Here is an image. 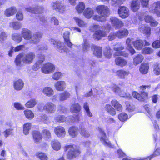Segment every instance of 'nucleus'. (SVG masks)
Returning a JSON list of instances; mask_svg holds the SVG:
<instances>
[{
  "label": "nucleus",
  "instance_id": "46",
  "mask_svg": "<svg viewBox=\"0 0 160 160\" xmlns=\"http://www.w3.org/2000/svg\"><path fill=\"white\" fill-rule=\"evenodd\" d=\"M144 59L143 56L141 54L138 55L133 59V63L137 65L142 62Z\"/></svg>",
  "mask_w": 160,
  "mask_h": 160
},
{
  "label": "nucleus",
  "instance_id": "8",
  "mask_svg": "<svg viewBox=\"0 0 160 160\" xmlns=\"http://www.w3.org/2000/svg\"><path fill=\"white\" fill-rule=\"evenodd\" d=\"M149 12L155 14L158 17H160V1L154 2L150 6Z\"/></svg>",
  "mask_w": 160,
  "mask_h": 160
},
{
  "label": "nucleus",
  "instance_id": "33",
  "mask_svg": "<svg viewBox=\"0 0 160 160\" xmlns=\"http://www.w3.org/2000/svg\"><path fill=\"white\" fill-rule=\"evenodd\" d=\"M70 94L67 91H65L59 94V100L60 101H64L69 98Z\"/></svg>",
  "mask_w": 160,
  "mask_h": 160
},
{
  "label": "nucleus",
  "instance_id": "63",
  "mask_svg": "<svg viewBox=\"0 0 160 160\" xmlns=\"http://www.w3.org/2000/svg\"><path fill=\"white\" fill-rule=\"evenodd\" d=\"M144 108L147 112V115L150 118L152 117V114L151 112L150 106L148 105H145L144 106Z\"/></svg>",
  "mask_w": 160,
  "mask_h": 160
},
{
  "label": "nucleus",
  "instance_id": "39",
  "mask_svg": "<svg viewBox=\"0 0 160 160\" xmlns=\"http://www.w3.org/2000/svg\"><path fill=\"white\" fill-rule=\"evenodd\" d=\"M81 109V107L78 103L72 104L70 108L71 112L73 113H77L79 112Z\"/></svg>",
  "mask_w": 160,
  "mask_h": 160
},
{
  "label": "nucleus",
  "instance_id": "50",
  "mask_svg": "<svg viewBox=\"0 0 160 160\" xmlns=\"http://www.w3.org/2000/svg\"><path fill=\"white\" fill-rule=\"evenodd\" d=\"M112 53L111 49L109 47H106L104 49L103 54L106 58H110L112 56Z\"/></svg>",
  "mask_w": 160,
  "mask_h": 160
},
{
  "label": "nucleus",
  "instance_id": "27",
  "mask_svg": "<svg viewBox=\"0 0 160 160\" xmlns=\"http://www.w3.org/2000/svg\"><path fill=\"white\" fill-rule=\"evenodd\" d=\"M23 85V82L21 79H18L14 82V88L17 91H19L21 90L22 88Z\"/></svg>",
  "mask_w": 160,
  "mask_h": 160
},
{
  "label": "nucleus",
  "instance_id": "57",
  "mask_svg": "<svg viewBox=\"0 0 160 160\" xmlns=\"http://www.w3.org/2000/svg\"><path fill=\"white\" fill-rule=\"evenodd\" d=\"M36 156L41 160H47L48 157L45 153L42 152H38L36 153Z\"/></svg>",
  "mask_w": 160,
  "mask_h": 160
},
{
  "label": "nucleus",
  "instance_id": "58",
  "mask_svg": "<svg viewBox=\"0 0 160 160\" xmlns=\"http://www.w3.org/2000/svg\"><path fill=\"white\" fill-rule=\"evenodd\" d=\"M118 119L122 122H124L128 119V115L125 112H122L118 115Z\"/></svg>",
  "mask_w": 160,
  "mask_h": 160
},
{
  "label": "nucleus",
  "instance_id": "10",
  "mask_svg": "<svg viewBox=\"0 0 160 160\" xmlns=\"http://www.w3.org/2000/svg\"><path fill=\"white\" fill-rule=\"evenodd\" d=\"M124 48V46L120 43L115 45L113 48V49L116 51L114 55L115 56H123L125 57H128V53L122 51Z\"/></svg>",
  "mask_w": 160,
  "mask_h": 160
},
{
  "label": "nucleus",
  "instance_id": "6",
  "mask_svg": "<svg viewBox=\"0 0 160 160\" xmlns=\"http://www.w3.org/2000/svg\"><path fill=\"white\" fill-rule=\"evenodd\" d=\"M25 10L28 12L32 13L39 14L40 21L44 23L47 22V17H45L41 15V14L43 13L44 11V8L43 6H37L35 8L29 7L28 8H25Z\"/></svg>",
  "mask_w": 160,
  "mask_h": 160
},
{
  "label": "nucleus",
  "instance_id": "61",
  "mask_svg": "<svg viewBox=\"0 0 160 160\" xmlns=\"http://www.w3.org/2000/svg\"><path fill=\"white\" fill-rule=\"evenodd\" d=\"M153 50L151 48L146 47L144 48L142 50V53L145 54H149L152 53Z\"/></svg>",
  "mask_w": 160,
  "mask_h": 160
},
{
  "label": "nucleus",
  "instance_id": "26",
  "mask_svg": "<svg viewBox=\"0 0 160 160\" xmlns=\"http://www.w3.org/2000/svg\"><path fill=\"white\" fill-rule=\"evenodd\" d=\"M115 62L117 65L122 67L125 66L127 64V61L122 57H118L115 60Z\"/></svg>",
  "mask_w": 160,
  "mask_h": 160
},
{
  "label": "nucleus",
  "instance_id": "64",
  "mask_svg": "<svg viewBox=\"0 0 160 160\" xmlns=\"http://www.w3.org/2000/svg\"><path fill=\"white\" fill-rule=\"evenodd\" d=\"M62 74L61 72H55L52 75V78L55 80H58L61 77Z\"/></svg>",
  "mask_w": 160,
  "mask_h": 160
},
{
  "label": "nucleus",
  "instance_id": "25",
  "mask_svg": "<svg viewBox=\"0 0 160 160\" xmlns=\"http://www.w3.org/2000/svg\"><path fill=\"white\" fill-rule=\"evenodd\" d=\"M94 10L92 8H86L83 12V15L88 18H90L94 13Z\"/></svg>",
  "mask_w": 160,
  "mask_h": 160
},
{
  "label": "nucleus",
  "instance_id": "62",
  "mask_svg": "<svg viewBox=\"0 0 160 160\" xmlns=\"http://www.w3.org/2000/svg\"><path fill=\"white\" fill-rule=\"evenodd\" d=\"M126 110L129 112H132L135 109L134 106L132 104L129 103H126Z\"/></svg>",
  "mask_w": 160,
  "mask_h": 160
},
{
  "label": "nucleus",
  "instance_id": "16",
  "mask_svg": "<svg viewBox=\"0 0 160 160\" xmlns=\"http://www.w3.org/2000/svg\"><path fill=\"white\" fill-rule=\"evenodd\" d=\"M43 108L48 113H53L55 112L56 110L55 105L51 102H48L43 106Z\"/></svg>",
  "mask_w": 160,
  "mask_h": 160
},
{
  "label": "nucleus",
  "instance_id": "4",
  "mask_svg": "<svg viewBox=\"0 0 160 160\" xmlns=\"http://www.w3.org/2000/svg\"><path fill=\"white\" fill-rule=\"evenodd\" d=\"M35 57V54L32 52L20 54L17 56L15 62L17 65H19L22 61L25 63L30 64L32 62Z\"/></svg>",
  "mask_w": 160,
  "mask_h": 160
},
{
  "label": "nucleus",
  "instance_id": "32",
  "mask_svg": "<svg viewBox=\"0 0 160 160\" xmlns=\"http://www.w3.org/2000/svg\"><path fill=\"white\" fill-rule=\"evenodd\" d=\"M111 105L114 108L115 110L118 111H122V107L116 100H112L111 102Z\"/></svg>",
  "mask_w": 160,
  "mask_h": 160
},
{
  "label": "nucleus",
  "instance_id": "59",
  "mask_svg": "<svg viewBox=\"0 0 160 160\" xmlns=\"http://www.w3.org/2000/svg\"><path fill=\"white\" fill-rule=\"evenodd\" d=\"M160 155V148H157L154 151L153 153L150 155L149 157V160H151L155 157Z\"/></svg>",
  "mask_w": 160,
  "mask_h": 160
},
{
  "label": "nucleus",
  "instance_id": "23",
  "mask_svg": "<svg viewBox=\"0 0 160 160\" xmlns=\"http://www.w3.org/2000/svg\"><path fill=\"white\" fill-rule=\"evenodd\" d=\"M39 56V60L33 65V69L34 71H37L41 67L42 63L44 60V55H41Z\"/></svg>",
  "mask_w": 160,
  "mask_h": 160
},
{
  "label": "nucleus",
  "instance_id": "13",
  "mask_svg": "<svg viewBox=\"0 0 160 160\" xmlns=\"http://www.w3.org/2000/svg\"><path fill=\"white\" fill-rule=\"evenodd\" d=\"M51 43L54 45H56L55 46L57 48V50L61 52L67 53L68 52L67 49L63 45V44L60 41H56L53 39L51 40Z\"/></svg>",
  "mask_w": 160,
  "mask_h": 160
},
{
  "label": "nucleus",
  "instance_id": "1",
  "mask_svg": "<svg viewBox=\"0 0 160 160\" xmlns=\"http://www.w3.org/2000/svg\"><path fill=\"white\" fill-rule=\"evenodd\" d=\"M111 28L109 24H107L101 27L98 25L93 24L90 27L91 31H95L93 38L95 39L98 40L102 37H106L107 33L108 32Z\"/></svg>",
  "mask_w": 160,
  "mask_h": 160
},
{
  "label": "nucleus",
  "instance_id": "38",
  "mask_svg": "<svg viewBox=\"0 0 160 160\" xmlns=\"http://www.w3.org/2000/svg\"><path fill=\"white\" fill-rule=\"evenodd\" d=\"M43 93L48 97L52 96L54 94V91L50 87H44L42 90Z\"/></svg>",
  "mask_w": 160,
  "mask_h": 160
},
{
  "label": "nucleus",
  "instance_id": "17",
  "mask_svg": "<svg viewBox=\"0 0 160 160\" xmlns=\"http://www.w3.org/2000/svg\"><path fill=\"white\" fill-rule=\"evenodd\" d=\"M52 7L53 9L63 13L65 10V7L62 4L59 2H53L52 4Z\"/></svg>",
  "mask_w": 160,
  "mask_h": 160
},
{
  "label": "nucleus",
  "instance_id": "19",
  "mask_svg": "<svg viewBox=\"0 0 160 160\" xmlns=\"http://www.w3.org/2000/svg\"><path fill=\"white\" fill-rule=\"evenodd\" d=\"M54 132L56 135L60 138H63L65 135L66 131L64 128L58 126L55 128Z\"/></svg>",
  "mask_w": 160,
  "mask_h": 160
},
{
  "label": "nucleus",
  "instance_id": "15",
  "mask_svg": "<svg viewBox=\"0 0 160 160\" xmlns=\"http://www.w3.org/2000/svg\"><path fill=\"white\" fill-rule=\"evenodd\" d=\"M99 138L103 144L106 146L112 147V146L106 137V134L102 130H100Z\"/></svg>",
  "mask_w": 160,
  "mask_h": 160
},
{
  "label": "nucleus",
  "instance_id": "31",
  "mask_svg": "<svg viewBox=\"0 0 160 160\" xmlns=\"http://www.w3.org/2000/svg\"><path fill=\"white\" fill-rule=\"evenodd\" d=\"M35 142L37 143L40 142L42 139V136L40 132L35 131L32 133Z\"/></svg>",
  "mask_w": 160,
  "mask_h": 160
},
{
  "label": "nucleus",
  "instance_id": "36",
  "mask_svg": "<svg viewBox=\"0 0 160 160\" xmlns=\"http://www.w3.org/2000/svg\"><path fill=\"white\" fill-rule=\"evenodd\" d=\"M133 45L136 49L141 50L144 46V42L140 39L136 40L134 42Z\"/></svg>",
  "mask_w": 160,
  "mask_h": 160
},
{
  "label": "nucleus",
  "instance_id": "28",
  "mask_svg": "<svg viewBox=\"0 0 160 160\" xmlns=\"http://www.w3.org/2000/svg\"><path fill=\"white\" fill-rule=\"evenodd\" d=\"M116 75L121 79H124L129 74V72L123 69L118 70L116 72Z\"/></svg>",
  "mask_w": 160,
  "mask_h": 160
},
{
  "label": "nucleus",
  "instance_id": "41",
  "mask_svg": "<svg viewBox=\"0 0 160 160\" xmlns=\"http://www.w3.org/2000/svg\"><path fill=\"white\" fill-rule=\"evenodd\" d=\"M68 117L66 118L63 115H60L56 117L55 118V120L56 122H62L65 121L68 123H69V119L68 118Z\"/></svg>",
  "mask_w": 160,
  "mask_h": 160
},
{
  "label": "nucleus",
  "instance_id": "53",
  "mask_svg": "<svg viewBox=\"0 0 160 160\" xmlns=\"http://www.w3.org/2000/svg\"><path fill=\"white\" fill-rule=\"evenodd\" d=\"M10 26L14 29L18 30L21 28L22 24L18 22H14L10 23Z\"/></svg>",
  "mask_w": 160,
  "mask_h": 160
},
{
  "label": "nucleus",
  "instance_id": "3",
  "mask_svg": "<svg viewBox=\"0 0 160 160\" xmlns=\"http://www.w3.org/2000/svg\"><path fill=\"white\" fill-rule=\"evenodd\" d=\"M21 34L24 39L27 40L30 39V41L31 43H36L38 42L42 35V33L38 32L32 36L31 32L26 28H23L22 30Z\"/></svg>",
  "mask_w": 160,
  "mask_h": 160
},
{
  "label": "nucleus",
  "instance_id": "40",
  "mask_svg": "<svg viewBox=\"0 0 160 160\" xmlns=\"http://www.w3.org/2000/svg\"><path fill=\"white\" fill-rule=\"evenodd\" d=\"M73 19L76 23L81 28L86 27L87 25V24L86 22L78 17H74Z\"/></svg>",
  "mask_w": 160,
  "mask_h": 160
},
{
  "label": "nucleus",
  "instance_id": "35",
  "mask_svg": "<svg viewBox=\"0 0 160 160\" xmlns=\"http://www.w3.org/2000/svg\"><path fill=\"white\" fill-rule=\"evenodd\" d=\"M16 11V8L12 6L6 9L4 11V14L6 16L9 17L13 15Z\"/></svg>",
  "mask_w": 160,
  "mask_h": 160
},
{
  "label": "nucleus",
  "instance_id": "30",
  "mask_svg": "<svg viewBox=\"0 0 160 160\" xmlns=\"http://www.w3.org/2000/svg\"><path fill=\"white\" fill-rule=\"evenodd\" d=\"M70 32L68 31H66L63 35V38L64 39V42L69 47L71 48L72 44L70 42L69 39Z\"/></svg>",
  "mask_w": 160,
  "mask_h": 160
},
{
  "label": "nucleus",
  "instance_id": "12",
  "mask_svg": "<svg viewBox=\"0 0 160 160\" xmlns=\"http://www.w3.org/2000/svg\"><path fill=\"white\" fill-rule=\"evenodd\" d=\"M118 14L121 18H127L129 15V11L128 8L124 6H120L118 9Z\"/></svg>",
  "mask_w": 160,
  "mask_h": 160
},
{
  "label": "nucleus",
  "instance_id": "42",
  "mask_svg": "<svg viewBox=\"0 0 160 160\" xmlns=\"http://www.w3.org/2000/svg\"><path fill=\"white\" fill-rule=\"evenodd\" d=\"M149 66L147 63H142L140 67L139 71L142 74H146L148 71Z\"/></svg>",
  "mask_w": 160,
  "mask_h": 160
},
{
  "label": "nucleus",
  "instance_id": "45",
  "mask_svg": "<svg viewBox=\"0 0 160 160\" xmlns=\"http://www.w3.org/2000/svg\"><path fill=\"white\" fill-rule=\"evenodd\" d=\"M85 8V4L82 2H80L78 5L76 7V9L78 13H82Z\"/></svg>",
  "mask_w": 160,
  "mask_h": 160
},
{
  "label": "nucleus",
  "instance_id": "60",
  "mask_svg": "<svg viewBox=\"0 0 160 160\" xmlns=\"http://www.w3.org/2000/svg\"><path fill=\"white\" fill-rule=\"evenodd\" d=\"M5 138H7L10 135H13V130L11 129H7L2 132Z\"/></svg>",
  "mask_w": 160,
  "mask_h": 160
},
{
  "label": "nucleus",
  "instance_id": "22",
  "mask_svg": "<svg viewBox=\"0 0 160 160\" xmlns=\"http://www.w3.org/2000/svg\"><path fill=\"white\" fill-rule=\"evenodd\" d=\"M128 30L125 28L121 29L116 32V35L119 38H123L128 36Z\"/></svg>",
  "mask_w": 160,
  "mask_h": 160
},
{
  "label": "nucleus",
  "instance_id": "7",
  "mask_svg": "<svg viewBox=\"0 0 160 160\" xmlns=\"http://www.w3.org/2000/svg\"><path fill=\"white\" fill-rule=\"evenodd\" d=\"M65 150L68 152V156L70 158L76 156L80 153L78 148L75 145H69L65 147Z\"/></svg>",
  "mask_w": 160,
  "mask_h": 160
},
{
  "label": "nucleus",
  "instance_id": "37",
  "mask_svg": "<svg viewBox=\"0 0 160 160\" xmlns=\"http://www.w3.org/2000/svg\"><path fill=\"white\" fill-rule=\"evenodd\" d=\"M139 29L141 32L146 34L148 38L149 37L151 34V28L149 27H146L143 25L142 27H140Z\"/></svg>",
  "mask_w": 160,
  "mask_h": 160
},
{
  "label": "nucleus",
  "instance_id": "51",
  "mask_svg": "<svg viewBox=\"0 0 160 160\" xmlns=\"http://www.w3.org/2000/svg\"><path fill=\"white\" fill-rule=\"evenodd\" d=\"M43 138L46 140H48L51 138V134L49 130L44 129L42 131Z\"/></svg>",
  "mask_w": 160,
  "mask_h": 160
},
{
  "label": "nucleus",
  "instance_id": "54",
  "mask_svg": "<svg viewBox=\"0 0 160 160\" xmlns=\"http://www.w3.org/2000/svg\"><path fill=\"white\" fill-rule=\"evenodd\" d=\"M24 113L26 118L28 119H31L34 118V114L30 110H25L24 111Z\"/></svg>",
  "mask_w": 160,
  "mask_h": 160
},
{
  "label": "nucleus",
  "instance_id": "44",
  "mask_svg": "<svg viewBox=\"0 0 160 160\" xmlns=\"http://www.w3.org/2000/svg\"><path fill=\"white\" fill-rule=\"evenodd\" d=\"M93 48L94 49L93 51L94 54L96 56L100 57L102 55V49L101 47L94 46Z\"/></svg>",
  "mask_w": 160,
  "mask_h": 160
},
{
  "label": "nucleus",
  "instance_id": "55",
  "mask_svg": "<svg viewBox=\"0 0 160 160\" xmlns=\"http://www.w3.org/2000/svg\"><path fill=\"white\" fill-rule=\"evenodd\" d=\"M80 128V133L81 135L86 138H88L90 135L89 132L82 126H81Z\"/></svg>",
  "mask_w": 160,
  "mask_h": 160
},
{
  "label": "nucleus",
  "instance_id": "29",
  "mask_svg": "<svg viewBox=\"0 0 160 160\" xmlns=\"http://www.w3.org/2000/svg\"><path fill=\"white\" fill-rule=\"evenodd\" d=\"M69 135L72 138H75L78 134V128L75 126H71L69 128L68 130Z\"/></svg>",
  "mask_w": 160,
  "mask_h": 160
},
{
  "label": "nucleus",
  "instance_id": "20",
  "mask_svg": "<svg viewBox=\"0 0 160 160\" xmlns=\"http://www.w3.org/2000/svg\"><path fill=\"white\" fill-rule=\"evenodd\" d=\"M134 42L133 41V39L132 38H128L126 40L127 48L131 53L132 55H133L135 52V50L132 47V43L133 44Z\"/></svg>",
  "mask_w": 160,
  "mask_h": 160
},
{
  "label": "nucleus",
  "instance_id": "34",
  "mask_svg": "<svg viewBox=\"0 0 160 160\" xmlns=\"http://www.w3.org/2000/svg\"><path fill=\"white\" fill-rule=\"evenodd\" d=\"M51 144L53 149L55 151L59 150L61 147L60 142L57 140H52L51 142Z\"/></svg>",
  "mask_w": 160,
  "mask_h": 160
},
{
  "label": "nucleus",
  "instance_id": "47",
  "mask_svg": "<svg viewBox=\"0 0 160 160\" xmlns=\"http://www.w3.org/2000/svg\"><path fill=\"white\" fill-rule=\"evenodd\" d=\"M69 119V123H72L74 122H78L80 120V115L79 114L77 115L75 117L72 116L68 117Z\"/></svg>",
  "mask_w": 160,
  "mask_h": 160
},
{
  "label": "nucleus",
  "instance_id": "14",
  "mask_svg": "<svg viewBox=\"0 0 160 160\" xmlns=\"http://www.w3.org/2000/svg\"><path fill=\"white\" fill-rule=\"evenodd\" d=\"M110 21L112 25L115 29H118L124 26V23L122 21L118 18L112 17L110 18Z\"/></svg>",
  "mask_w": 160,
  "mask_h": 160
},
{
  "label": "nucleus",
  "instance_id": "24",
  "mask_svg": "<svg viewBox=\"0 0 160 160\" xmlns=\"http://www.w3.org/2000/svg\"><path fill=\"white\" fill-rule=\"evenodd\" d=\"M140 8V2L138 0H132L131 2V10L134 12L137 11Z\"/></svg>",
  "mask_w": 160,
  "mask_h": 160
},
{
  "label": "nucleus",
  "instance_id": "18",
  "mask_svg": "<svg viewBox=\"0 0 160 160\" xmlns=\"http://www.w3.org/2000/svg\"><path fill=\"white\" fill-rule=\"evenodd\" d=\"M56 89L58 91H62L66 88L67 84L66 82L63 81L56 82L54 84Z\"/></svg>",
  "mask_w": 160,
  "mask_h": 160
},
{
  "label": "nucleus",
  "instance_id": "52",
  "mask_svg": "<svg viewBox=\"0 0 160 160\" xmlns=\"http://www.w3.org/2000/svg\"><path fill=\"white\" fill-rule=\"evenodd\" d=\"M31 126V124L30 123H27L23 125V132L24 134L27 135L28 134Z\"/></svg>",
  "mask_w": 160,
  "mask_h": 160
},
{
  "label": "nucleus",
  "instance_id": "11",
  "mask_svg": "<svg viewBox=\"0 0 160 160\" xmlns=\"http://www.w3.org/2000/svg\"><path fill=\"white\" fill-rule=\"evenodd\" d=\"M55 69L54 65L48 62L43 65L41 67L42 72L44 74H49L52 73Z\"/></svg>",
  "mask_w": 160,
  "mask_h": 160
},
{
  "label": "nucleus",
  "instance_id": "9",
  "mask_svg": "<svg viewBox=\"0 0 160 160\" xmlns=\"http://www.w3.org/2000/svg\"><path fill=\"white\" fill-rule=\"evenodd\" d=\"M111 88L112 90L116 94L121 97L126 98L128 99H131L132 97L129 93H126L123 91H121L119 88L114 84L111 85Z\"/></svg>",
  "mask_w": 160,
  "mask_h": 160
},
{
  "label": "nucleus",
  "instance_id": "48",
  "mask_svg": "<svg viewBox=\"0 0 160 160\" xmlns=\"http://www.w3.org/2000/svg\"><path fill=\"white\" fill-rule=\"evenodd\" d=\"M153 72L156 75L160 74V65L158 62H156L153 65Z\"/></svg>",
  "mask_w": 160,
  "mask_h": 160
},
{
  "label": "nucleus",
  "instance_id": "5",
  "mask_svg": "<svg viewBox=\"0 0 160 160\" xmlns=\"http://www.w3.org/2000/svg\"><path fill=\"white\" fill-rule=\"evenodd\" d=\"M151 86L149 85H142L139 87V92L141 95L136 92H133L132 93L133 96L136 99L141 101H144L148 98V93L144 91L146 89H149Z\"/></svg>",
  "mask_w": 160,
  "mask_h": 160
},
{
  "label": "nucleus",
  "instance_id": "56",
  "mask_svg": "<svg viewBox=\"0 0 160 160\" xmlns=\"http://www.w3.org/2000/svg\"><path fill=\"white\" fill-rule=\"evenodd\" d=\"M12 39L13 40L19 43L22 40V37L20 34L14 33L12 35Z\"/></svg>",
  "mask_w": 160,
  "mask_h": 160
},
{
  "label": "nucleus",
  "instance_id": "2",
  "mask_svg": "<svg viewBox=\"0 0 160 160\" xmlns=\"http://www.w3.org/2000/svg\"><path fill=\"white\" fill-rule=\"evenodd\" d=\"M96 10L98 14L100 16L96 14L93 15V19L94 20L101 22L106 21V18L110 14V10L109 8L105 5H100L97 6Z\"/></svg>",
  "mask_w": 160,
  "mask_h": 160
},
{
  "label": "nucleus",
  "instance_id": "43",
  "mask_svg": "<svg viewBox=\"0 0 160 160\" xmlns=\"http://www.w3.org/2000/svg\"><path fill=\"white\" fill-rule=\"evenodd\" d=\"M105 109L108 113L112 115H114L116 114L115 109L110 104H106Z\"/></svg>",
  "mask_w": 160,
  "mask_h": 160
},
{
  "label": "nucleus",
  "instance_id": "21",
  "mask_svg": "<svg viewBox=\"0 0 160 160\" xmlns=\"http://www.w3.org/2000/svg\"><path fill=\"white\" fill-rule=\"evenodd\" d=\"M137 16L138 17L139 21H142L144 19L145 22L148 23H150L153 19V17L151 16L148 15L145 16L144 14L142 15L141 13L137 14Z\"/></svg>",
  "mask_w": 160,
  "mask_h": 160
},
{
  "label": "nucleus",
  "instance_id": "49",
  "mask_svg": "<svg viewBox=\"0 0 160 160\" xmlns=\"http://www.w3.org/2000/svg\"><path fill=\"white\" fill-rule=\"evenodd\" d=\"M37 104V102L35 99H32L28 101L26 103L25 107L28 108L33 107Z\"/></svg>",
  "mask_w": 160,
  "mask_h": 160
}]
</instances>
